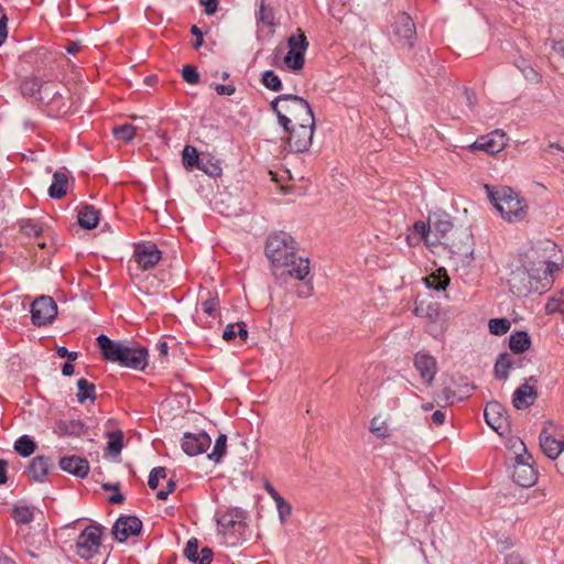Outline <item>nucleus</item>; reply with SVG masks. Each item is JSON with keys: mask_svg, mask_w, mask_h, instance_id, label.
<instances>
[{"mask_svg": "<svg viewBox=\"0 0 564 564\" xmlns=\"http://www.w3.org/2000/svg\"><path fill=\"white\" fill-rule=\"evenodd\" d=\"M310 272L308 257L304 252L299 253L293 237L284 236V289L288 293L294 292L300 299L310 297L314 290Z\"/></svg>", "mask_w": 564, "mask_h": 564, "instance_id": "obj_1", "label": "nucleus"}, {"mask_svg": "<svg viewBox=\"0 0 564 564\" xmlns=\"http://www.w3.org/2000/svg\"><path fill=\"white\" fill-rule=\"evenodd\" d=\"M97 344L104 358L108 361L140 370L144 369L148 364V351L138 345L115 341L104 334L97 337Z\"/></svg>", "mask_w": 564, "mask_h": 564, "instance_id": "obj_2", "label": "nucleus"}, {"mask_svg": "<svg viewBox=\"0 0 564 564\" xmlns=\"http://www.w3.org/2000/svg\"><path fill=\"white\" fill-rule=\"evenodd\" d=\"M431 231L435 245H444L458 254L471 253V234L468 229L454 230L447 215L431 219Z\"/></svg>", "mask_w": 564, "mask_h": 564, "instance_id": "obj_3", "label": "nucleus"}, {"mask_svg": "<svg viewBox=\"0 0 564 564\" xmlns=\"http://www.w3.org/2000/svg\"><path fill=\"white\" fill-rule=\"evenodd\" d=\"M490 202L496 209L509 223L523 220L528 213V205L510 187L502 186L496 189L486 185Z\"/></svg>", "mask_w": 564, "mask_h": 564, "instance_id": "obj_4", "label": "nucleus"}, {"mask_svg": "<svg viewBox=\"0 0 564 564\" xmlns=\"http://www.w3.org/2000/svg\"><path fill=\"white\" fill-rule=\"evenodd\" d=\"M549 246H551V250H554L555 245L546 241L530 247L522 254L521 264L530 271L532 278L546 279L556 268V263L550 261Z\"/></svg>", "mask_w": 564, "mask_h": 564, "instance_id": "obj_5", "label": "nucleus"}, {"mask_svg": "<svg viewBox=\"0 0 564 564\" xmlns=\"http://www.w3.org/2000/svg\"><path fill=\"white\" fill-rule=\"evenodd\" d=\"M284 129L288 124H315V119L307 100L295 95L284 94Z\"/></svg>", "mask_w": 564, "mask_h": 564, "instance_id": "obj_6", "label": "nucleus"}, {"mask_svg": "<svg viewBox=\"0 0 564 564\" xmlns=\"http://www.w3.org/2000/svg\"><path fill=\"white\" fill-rule=\"evenodd\" d=\"M542 452L551 459H556L564 452V426L549 420L539 436Z\"/></svg>", "mask_w": 564, "mask_h": 564, "instance_id": "obj_7", "label": "nucleus"}, {"mask_svg": "<svg viewBox=\"0 0 564 564\" xmlns=\"http://www.w3.org/2000/svg\"><path fill=\"white\" fill-rule=\"evenodd\" d=\"M288 52L284 54V66L293 72L301 70L305 65V53L308 41L301 29L291 34L286 41Z\"/></svg>", "mask_w": 564, "mask_h": 564, "instance_id": "obj_8", "label": "nucleus"}, {"mask_svg": "<svg viewBox=\"0 0 564 564\" xmlns=\"http://www.w3.org/2000/svg\"><path fill=\"white\" fill-rule=\"evenodd\" d=\"M104 528L98 523L88 525L77 538V554L83 560H90L99 553Z\"/></svg>", "mask_w": 564, "mask_h": 564, "instance_id": "obj_9", "label": "nucleus"}, {"mask_svg": "<svg viewBox=\"0 0 564 564\" xmlns=\"http://www.w3.org/2000/svg\"><path fill=\"white\" fill-rule=\"evenodd\" d=\"M519 446L523 451V454H517L511 476L517 485L529 488L536 482L538 474L530 463L531 457L527 453L525 445L522 441H519Z\"/></svg>", "mask_w": 564, "mask_h": 564, "instance_id": "obj_10", "label": "nucleus"}, {"mask_svg": "<svg viewBox=\"0 0 564 564\" xmlns=\"http://www.w3.org/2000/svg\"><path fill=\"white\" fill-rule=\"evenodd\" d=\"M315 124L302 123V124H288L284 129V141L289 145L290 151L304 152L308 150L312 144L313 133Z\"/></svg>", "mask_w": 564, "mask_h": 564, "instance_id": "obj_11", "label": "nucleus"}, {"mask_svg": "<svg viewBox=\"0 0 564 564\" xmlns=\"http://www.w3.org/2000/svg\"><path fill=\"white\" fill-rule=\"evenodd\" d=\"M392 31L397 43L406 50H412L416 40V28L412 18L405 12H399L392 22Z\"/></svg>", "mask_w": 564, "mask_h": 564, "instance_id": "obj_12", "label": "nucleus"}, {"mask_svg": "<svg viewBox=\"0 0 564 564\" xmlns=\"http://www.w3.org/2000/svg\"><path fill=\"white\" fill-rule=\"evenodd\" d=\"M486 423L496 431L500 436L510 433V422L505 406L497 402H488L484 410Z\"/></svg>", "mask_w": 564, "mask_h": 564, "instance_id": "obj_13", "label": "nucleus"}, {"mask_svg": "<svg viewBox=\"0 0 564 564\" xmlns=\"http://www.w3.org/2000/svg\"><path fill=\"white\" fill-rule=\"evenodd\" d=\"M57 315V305L51 296H39L31 305L32 322L36 326L51 324Z\"/></svg>", "mask_w": 564, "mask_h": 564, "instance_id": "obj_14", "label": "nucleus"}, {"mask_svg": "<svg viewBox=\"0 0 564 564\" xmlns=\"http://www.w3.org/2000/svg\"><path fill=\"white\" fill-rule=\"evenodd\" d=\"M541 280V278H532L530 271L520 264L511 272L509 284L513 293L523 295L532 291H538V283Z\"/></svg>", "mask_w": 564, "mask_h": 564, "instance_id": "obj_15", "label": "nucleus"}, {"mask_svg": "<svg viewBox=\"0 0 564 564\" xmlns=\"http://www.w3.org/2000/svg\"><path fill=\"white\" fill-rule=\"evenodd\" d=\"M508 138L502 130H495L486 135L479 137L471 145L473 151H485L489 154L499 153L507 144Z\"/></svg>", "mask_w": 564, "mask_h": 564, "instance_id": "obj_16", "label": "nucleus"}, {"mask_svg": "<svg viewBox=\"0 0 564 564\" xmlns=\"http://www.w3.org/2000/svg\"><path fill=\"white\" fill-rule=\"evenodd\" d=\"M245 514L241 509H228L217 517V529L223 535L240 532L245 527Z\"/></svg>", "mask_w": 564, "mask_h": 564, "instance_id": "obj_17", "label": "nucleus"}, {"mask_svg": "<svg viewBox=\"0 0 564 564\" xmlns=\"http://www.w3.org/2000/svg\"><path fill=\"white\" fill-rule=\"evenodd\" d=\"M133 258L141 270L152 269L162 258V252L154 243L138 245Z\"/></svg>", "mask_w": 564, "mask_h": 564, "instance_id": "obj_18", "label": "nucleus"}, {"mask_svg": "<svg viewBox=\"0 0 564 564\" xmlns=\"http://www.w3.org/2000/svg\"><path fill=\"white\" fill-rule=\"evenodd\" d=\"M142 522L132 516L119 518L113 527L112 534L119 542H124L130 536H135L141 532Z\"/></svg>", "mask_w": 564, "mask_h": 564, "instance_id": "obj_19", "label": "nucleus"}, {"mask_svg": "<svg viewBox=\"0 0 564 564\" xmlns=\"http://www.w3.org/2000/svg\"><path fill=\"white\" fill-rule=\"evenodd\" d=\"M210 443L212 440L207 433H185L182 441V448L187 455L195 456L206 452Z\"/></svg>", "mask_w": 564, "mask_h": 564, "instance_id": "obj_20", "label": "nucleus"}, {"mask_svg": "<svg viewBox=\"0 0 564 564\" xmlns=\"http://www.w3.org/2000/svg\"><path fill=\"white\" fill-rule=\"evenodd\" d=\"M264 253L271 263L272 274L275 278H279L280 269L282 267V237L280 234H273L268 238L264 247Z\"/></svg>", "mask_w": 564, "mask_h": 564, "instance_id": "obj_21", "label": "nucleus"}, {"mask_svg": "<svg viewBox=\"0 0 564 564\" xmlns=\"http://www.w3.org/2000/svg\"><path fill=\"white\" fill-rule=\"evenodd\" d=\"M413 364L422 380L427 386H431L437 372V362L435 358L429 354L420 351L415 354Z\"/></svg>", "mask_w": 564, "mask_h": 564, "instance_id": "obj_22", "label": "nucleus"}, {"mask_svg": "<svg viewBox=\"0 0 564 564\" xmlns=\"http://www.w3.org/2000/svg\"><path fill=\"white\" fill-rule=\"evenodd\" d=\"M59 467L74 476L84 478L89 473V463L87 459L79 456H66L61 458Z\"/></svg>", "mask_w": 564, "mask_h": 564, "instance_id": "obj_23", "label": "nucleus"}, {"mask_svg": "<svg viewBox=\"0 0 564 564\" xmlns=\"http://www.w3.org/2000/svg\"><path fill=\"white\" fill-rule=\"evenodd\" d=\"M536 397L538 393L534 387L525 382L514 391L512 399L513 406L518 410L527 409L533 404Z\"/></svg>", "mask_w": 564, "mask_h": 564, "instance_id": "obj_24", "label": "nucleus"}, {"mask_svg": "<svg viewBox=\"0 0 564 564\" xmlns=\"http://www.w3.org/2000/svg\"><path fill=\"white\" fill-rule=\"evenodd\" d=\"M69 186L68 173L65 170L56 171L53 174V182L48 188V195L58 199L66 195Z\"/></svg>", "mask_w": 564, "mask_h": 564, "instance_id": "obj_25", "label": "nucleus"}, {"mask_svg": "<svg viewBox=\"0 0 564 564\" xmlns=\"http://www.w3.org/2000/svg\"><path fill=\"white\" fill-rule=\"evenodd\" d=\"M84 425L80 421L76 420H59L54 425V433L58 436H79L83 432Z\"/></svg>", "mask_w": 564, "mask_h": 564, "instance_id": "obj_26", "label": "nucleus"}, {"mask_svg": "<svg viewBox=\"0 0 564 564\" xmlns=\"http://www.w3.org/2000/svg\"><path fill=\"white\" fill-rule=\"evenodd\" d=\"M62 90L67 93V89L54 82H42L40 93L37 96L39 101L48 105L50 101H54L56 96L62 95Z\"/></svg>", "mask_w": 564, "mask_h": 564, "instance_id": "obj_27", "label": "nucleus"}, {"mask_svg": "<svg viewBox=\"0 0 564 564\" xmlns=\"http://www.w3.org/2000/svg\"><path fill=\"white\" fill-rule=\"evenodd\" d=\"M51 468V463L44 456H36L32 459L29 466V474L32 479L35 481H44L48 470Z\"/></svg>", "mask_w": 564, "mask_h": 564, "instance_id": "obj_28", "label": "nucleus"}, {"mask_svg": "<svg viewBox=\"0 0 564 564\" xmlns=\"http://www.w3.org/2000/svg\"><path fill=\"white\" fill-rule=\"evenodd\" d=\"M99 223V212L93 206H84L78 213V224L85 229H94Z\"/></svg>", "mask_w": 564, "mask_h": 564, "instance_id": "obj_29", "label": "nucleus"}, {"mask_svg": "<svg viewBox=\"0 0 564 564\" xmlns=\"http://www.w3.org/2000/svg\"><path fill=\"white\" fill-rule=\"evenodd\" d=\"M183 165L186 170L192 171L193 167H197L203 170L208 174H213V172H208L202 162H199V156L196 148L192 145H186L182 153Z\"/></svg>", "mask_w": 564, "mask_h": 564, "instance_id": "obj_30", "label": "nucleus"}, {"mask_svg": "<svg viewBox=\"0 0 564 564\" xmlns=\"http://www.w3.org/2000/svg\"><path fill=\"white\" fill-rule=\"evenodd\" d=\"M531 346V339L527 332L519 330L512 334L509 338V348L514 354H521L528 350Z\"/></svg>", "mask_w": 564, "mask_h": 564, "instance_id": "obj_31", "label": "nucleus"}, {"mask_svg": "<svg viewBox=\"0 0 564 564\" xmlns=\"http://www.w3.org/2000/svg\"><path fill=\"white\" fill-rule=\"evenodd\" d=\"M512 365L513 361L511 355L508 352L500 354L495 364V377L500 380H506Z\"/></svg>", "mask_w": 564, "mask_h": 564, "instance_id": "obj_32", "label": "nucleus"}, {"mask_svg": "<svg viewBox=\"0 0 564 564\" xmlns=\"http://www.w3.org/2000/svg\"><path fill=\"white\" fill-rule=\"evenodd\" d=\"M425 283L429 289L435 291H443L449 283V278L444 270H438L437 273H432L425 278Z\"/></svg>", "mask_w": 564, "mask_h": 564, "instance_id": "obj_33", "label": "nucleus"}, {"mask_svg": "<svg viewBox=\"0 0 564 564\" xmlns=\"http://www.w3.org/2000/svg\"><path fill=\"white\" fill-rule=\"evenodd\" d=\"M69 91L64 93L62 90V95L56 96L54 101L48 102V107L51 111H53L56 116H64L67 115L70 111V105L67 102L69 101Z\"/></svg>", "mask_w": 564, "mask_h": 564, "instance_id": "obj_34", "label": "nucleus"}, {"mask_svg": "<svg viewBox=\"0 0 564 564\" xmlns=\"http://www.w3.org/2000/svg\"><path fill=\"white\" fill-rule=\"evenodd\" d=\"M77 400L79 403H84L87 399L95 400V384L88 382L86 379L82 378L77 381Z\"/></svg>", "mask_w": 564, "mask_h": 564, "instance_id": "obj_35", "label": "nucleus"}, {"mask_svg": "<svg viewBox=\"0 0 564 564\" xmlns=\"http://www.w3.org/2000/svg\"><path fill=\"white\" fill-rule=\"evenodd\" d=\"M123 447V434L115 431L108 434L107 451L111 455H119Z\"/></svg>", "mask_w": 564, "mask_h": 564, "instance_id": "obj_36", "label": "nucleus"}, {"mask_svg": "<svg viewBox=\"0 0 564 564\" xmlns=\"http://www.w3.org/2000/svg\"><path fill=\"white\" fill-rule=\"evenodd\" d=\"M36 445L28 435H23L15 441L14 449L23 457L34 453Z\"/></svg>", "mask_w": 564, "mask_h": 564, "instance_id": "obj_37", "label": "nucleus"}, {"mask_svg": "<svg viewBox=\"0 0 564 564\" xmlns=\"http://www.w3.org/2000/svg\"><path fill=\"white\" fill-rule=\"evenodd\" d=\"M41 79L39 78H26L21 84V91L24 96H29L33 99H37L40 88L42 85Z\"/></svg>", "mask_w": 564, "mask_h": 564, "instance_id": "obj_38", "label": "nucleus"}, {"mask_svg": "<svg viewBox=\"0 0 564 564\" xmlns=\"http://www.w3.org/2000/svg\"><path fill=\"white\" fill-rule=\"evenodd\" d=\"M226 445H227V436L225 434H220L214 444L213 451L210 454H208V458L214 460L215 463L220 462L223 456L226 453Z\"/></svg>", "mask_w": 564, "mask_h": 564, "instance_id": "obj_39", "label": "nucleus"}, {"mask_svg": "<svg viewBox=\"0 0 564 564\" xmlns=\"http://www.w3.org/2000/svg\"><path fill=\"white\" fill-rule=\"evenodd\" d=\"M516 66L520 69L525 79H528L529 82L538 83L540 80V74L531 66V64L527 59L521 58L517 61Z\"/></svg>", "mask_w": 564, "mask_h": 564, "instance_id": "obj_40", "label": "nucleus"}, {"mask_svg": "<svg viewBox=\"0 0 564 564\" xmlns=\"http://www.w3.org/2000/svg\"><path fill=\"white\" fill-rule=\"evenodd\" d=\"M488 326L491 334L501 336L509 332L511 323L507 318H491Z\"/></svg>", "mask_w": 564, "mask_h": 564, "instance_id": "obj_41", "label": "nucleus"}, {"mask_svg": "<svg viewBox=\"0 0 564 564\" xmlns=\"http://www.w3.org/2000/svg\"><path fill=\"white\" fill-rule=\"evenodd\" d=\"M370 432L379 438H384L390 435L389 426L384 420L376 416L370 422Z\"/></svg>", "mask_w": 564, "mask_h": 564, "instance_id": "obj_42", "label": "nucleus"}, {"mask_svg": "<svg viewBox=\"0 0 564 564\" xmlns=\"http://www.w3.org/2000/svg\"><path fill=\"white\" fill-rule=\"evenodd\" d=\"M34 518L33 510L29 507H15L13 510V519L17 523L28 524Z\"/></svg>", "mask_w": 564, "mask_h": 564, "instance_id": "obj_43", "label": "nucleus"}, {"mask_svg": "<svg viewBox=\"0 0 564 564\" xmlns=\"http://www.w3.org/2000/svg\"><path fill=\"white\" fill-rule=\"evenodd\" d=\"M414 230L427 245L435 246V240L432 238L431 220L427 224L424 221H416L414 224Z\"/></svg>", "mask_w": 564, "mask_h": 564, "instance_id": "obj_44", "label": "nucleus"}, {"mask_svg": "<svg viewBox=\"0 0 564 564\" xmlns=\"http://www.w3.org/2000/svg\"><path fill=\"white\" fill-rule=\"evenodd\" d=\"M113 135L122 141L130 142L135 135V127L132 124H122L113 129Z\"/></svg>", "mask_w": 564, "mask_h": 564, "instance_id": "obj_45", "label": "nucleus"}, {"mask_svg": "<svg viewBox=\"0 0 564 564\" xmlns=\"http://www.w3.org/2000/svg\"><path fill=\"white\" fill-rule=\"evenodd\" d=\"M261 82L267 88L272 90H278L281 86V80L279 76L274 74L272 70L264 72Z\"/></svg>", "mask_w": 564, "mask_h": 564, "instance_id": "obj_46", "label": "nucleus"}, {"mask_svg": "<svg viewBox=\"0 0 564 564\" xmlns=\"http://www.w3.org/2000/svg\"><path fill=\"white\" fill-rule=\"evenodd\" d=\"M198 541L195 538L188 540L186 547L184 550L185 556L193 563L197 564L198 562Z\"/></svg>", "mask_w": 564, "mask_h": 564, "instance_id": "obj_47", "label": "nucleus"}, {"mask_svg": "<svg viewBox=\"0 0 564 564\" xmlns=\"http://www.w3.org/2000/svg\"><path fill=\"white\" fill-rule=\"evenodd\" d=\"M182 77L183 79L191 84L196 85L199 82V74L193 65H185L182 69Z\"/></svg>", "mask_w": 564, "mask_h": 564, "instance_id": "obj_48", "label": "nucleus"}, {"mask_svg": "<svg viewBox=\"0 0 564 564\" xmlns=\"http://www.w3.org/2000/svg\"><path fill=\"white\" fill-rule=\"evenodd\" d=\"M166 477V470L164 467H155L151 470L149 476V487L151 489H156L159 486L160 479H164Z\"/></svg>", "mask_w": 564, "mask_h": 564, "instance_id": "obj_49", "label": "nucleus"}, {"mask_svg": "<svg viewBox=\"0 0 564 564\" xmlns=\"http://www.w3.org/2000/svg\"><path fill=\"white\" fill-rule=\"evenodd\" d=\"M20 230L25 236H34V237L40 236L41 232H42L41 226H39L37 224H35V223H33L31 220H23V221H21Z\"/></svg>", "mask_w": 564, "mask_h": 564, "instance_id": "obj_50", "label": "nucleus"}, {"mask_svg": "<svg viewBox=\"0 0 564 564\" xmlns=\"http://www.w3.org/2000/svg\"><path fill=\"white\" fill-rule=\"evenodd\" d=\"M259 14H260V21L263 23V24H267L269 26H274V23H273V13H272V10L267 8L264 6V2L261 1V4H260V10H259Z\"/></svg>", "mask_w": 564, "mask_h": 564, "instance_id": "obj_51", "label": "nucleus"}, {"mask_svg": "<svg viewBox=\"0 0 564 564\" xmlns=\"http://www.w3.org/2000/svg\"><path fill=\"white\" fill-rule=\"evenodd\" d=\"M202 306H203V311L209 315V316H213L214 313L216 312L217 310V306H218V300L216 297H209L207 299L206 301H204L202 303Z\"/></svg>", "mask_w": 564, "mask_h": 564, "instance_id": "obj_52", "label": "nucleus"}, {"mask_svg": "<svg viewBox=\"0 0 564 564\" xmlns=\"http://www.w3.org/2000/svg\"><path fill=\"white\" fill-rule=\"evenodd\" d=\"M264 487L271 497L275 500L279 516L282 518V499L279 492L269 482H265Z\"/></svg>", "mask_w": 564, "mask_h": 564, "instance_id": "obj_53", "label": "nucleus"}, {"mask_svg": "<svg viewBox=\"0 0 564 564\" xmlns=\"http://www.w3.org/2000/svg\"><path fill=\"white\" fill-rule=\"evenodd\" d=\"M199 3L207 15H213L217 11L218 0H199Z\"/></svg>", "mask_w": 564, "mask_h": 564, "instance_id": "obj_54", "label": "nucleus"}, {"mask_svg": "<svg viewBox=\"0 0 564 564\" xmlns=\"http://www.w3.org/2000/svg\"><path fill=\"white\" fill-rule=\"evenodd\" d=\"M197 564H210L213 558V551L209 547H203L198 553Z\"/></svg>", "mask_w": 564, "mask_h": 564, "instance_id": "obj_55", "label": "nucleus"}, {"mask_svg": "<svg viewBox=\"0 0 564 564\" xmlns=\"http://www.w3.org/2000/svg\"><path fill=\"white\" fill-rule=\"evenodd\" d=\"M176 488V484L174 480L170 479L167 481L166 489L159 490L156 494V498L160 500H165L170 494H172Z\"/></svg>", "mask_w": 564, "mask_h": 564, "instance_id": "obj_56", "label": "nucleus"}, {"mask_svg": "<svg viewBox=\"0 0 564 564\" xmlns=\"http://www.w3.org/2000/svg\"><path fill=\"white\" fill-rule=\"evenodd\" d=\"M56 354L59 358H67L69 361H74L77 359L78 354L76 351H68L66 347H57Z\"/></svg>", "mask_w": 564, "mask_h": 564, "instance_id": "obj_57", "label": "nucleus"}, {"mask_svg": "<svg viewBox=\"0 0 564 564\" xmlns=\"http://www.w3.org/2000/svg\"><path fill=\"white\" fill-rule=\"evenodd\" d=\"M237 324H228L223 333L225 340H231L237 336Z\"/></svg>", "mask_w": 564, "mask_h": 564, "instance_id": "obj_58", "label": "nucleus"}, {"mask_svg": "<svg viewBox=\"0 0 564 564\" xmlns=\"http://www.w3.org/2000/svg\"><path fill=\"white\" fill-rule=\"evenodd\" d=\"M215 90L218 95H227L230 96L235 93V86L232 85H216Z\"/></svg>", "mask_w": 564, "mask_h": 564, "instance_id": "obj_59", "label": "nucleus"}, {"mask_svg": "<svg viewBox=\"0 0 564 564\" xmlns=\"http://www.w3.org/2000/svg\"><path fill=\"white\" fill-rule=\"evenodd\" d=\"M552 50L564 59V37L552 42Z\"/></svg>", "mask_w": 564, "mask_h": 564, "instance_id": "obj_60", "label": "nucleus"}, {"mask_svg": "<svg viewBox=\"0 0 564 564\" xmlns=\"http://www.w3.org/2000/svg\"><path fill=\"white\" fill-rule=\"evenodd\" d=\"M445 413L441 410H436L432 414V421L435 425L441 426L445 423Z\"/></svg>", "mask_w": 564, "mask_h": 564, "instance_id": "obj_61", "label": "nucleus"}, {"mask_svg": "<svg viewBox=\"0 0 564 564\" xmlns=\"http://www.w3.org/2000/svg\"><path fill=\"white\" fill-rule=\"evenodd\" d=\"M191 31L195 35V39H196V41L193 44L194 48L200 47L203 45V33H202V31L196 25H193Z\"/></svg>", "mask_w": 564, "mask_h": 564, "instance_id": "obj_62", "label": "nucleus"}, {"mask_svg": "<svg viewBox=\"0 0 564 564\" xmlns=\"http://www.w3.org/2000/svg\"><path fill=\"white\" fill-rule=\"evenodd\" d=\"M7 36V17L3 14L0 18V45L6 41Z\"/></svg>", "mask_w": 564, "mask_h": 564, "instance_id": "obj_63", "label": "nucleus"}, {"mask_svg": "<svg viewBox=\"0 0 564 564\" xmlns=\"http://www.w3.org/2000/svg\"><path fill=\"white\" fill-rule=\"evenodd\" d=\"M237 335L242 339V340H246L247 337H248V332H247V328H246V324L245 323H237Z\"/></svg>", "mask_w": 564, "mask_h": 564, "instance_id": "obj_64", "label": "nucleus"}]
</instances>
